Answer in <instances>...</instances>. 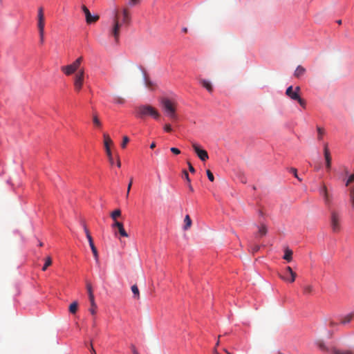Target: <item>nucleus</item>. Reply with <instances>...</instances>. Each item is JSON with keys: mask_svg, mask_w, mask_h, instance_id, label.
Masks as SVG:
<instances>
[{"mask_svg": "<svg viewBox=\"0 0 354 354\" xmlns=\"http://www.w3.org/2000/svg\"><path fill=\"white\" fill-rule=\"evenodd\" d=\"M162 109L165 115L171 120L176 121L178 120V115L176 113L177 103L167 97H163L160 100Z\"/></svg>", "mask_w": 354, "mask_h": 354, "instance_id": "nucleus-1", "label": "nucleus"}, {"mask_svg": "<svg viewBox=\"0 0 354 354\" xmlns=\"http://www.w3.org/2000/svg\"><path fill=\"white\" fill-rule=\"evenodd\" d=\"M136 115L139 118H144L147 116H151L158 120L160 118V113L156 109L149 104L140 105L136 108Z\"/></svg>", "mask_w": 354, "mask_h": 354, "instance_id": "nucleus-2", "label": "nucleus"}, {"mask_svg": "<svg viewBox=\"0 0 354 354\" xmlns=\"http://www.w3.org/2000/svg\"><path fill=\"white\" fill-rule=\"evenodd\" d=\"M330 212V225L331 230L335 233H338L341 230L342 215L339 211L328 208Z\"/></svg>", "mask_w": 354, "mask_h": 354, "instance_id": "nucleus-3", "label": "nucleus"}, {"mask_svg": "<svg viewBox=\"0 0 354 354\" xmlns=\"http://www.w3.org/2000/svg\"><path fill=\"white\" fill-rule=\"evenodd\" d=\"M122 26V24L120 22L119 12L118 10L114 11V17L113 19V25L110 28V35L113 36L116 42L118 41L120 37V30Z\"/></svg>", "mask_w": 354, "mask_h": 354, "instance_id": "nucleus-4", "label": "nucleus"}, {"mask_svg": "<svg viewBox=\"0 0 354 354\" xmlns=\"http://www.w3.org/2000/svg\"><path fill=\"white\" fill-rule=\"evenodd\" d=\"M83 61V57H78L72 64L61 67V71L66 75H71L78 70Z\"/></svg>", "mask_w": 354, "mask_h": 354, "instance_id": "nucleus-5", "label": "nucleus"}, {"mask_svg": "<svg viewBox=\"0 0 354 354\" xmlns=\"http://www.w3.org/2000/svg\"><path fill=\"white\" fill-rule=\"evenodd\" d=\"M84 68L80 69L75 75L73 78L74 89L76 92H80L82 88L84 82Z\"/></svg>", "mask_w": 354, "mask_h": 354, "instance_id": "nucleus-6", "label": "nucleus"}, {"mask_svg": "<svg viewBox=\"0 0 354 354\" xmlns=\"http://www.w3.org/2000/svg\"><path fill=\"white\" fill-rule=\"evenodd\" d=\"M319 192L323 197L324 204L330 208L333 201V195L328 192V188L325 184L321 185Z\"/></svg>", "mask_w": 354, "mask_h": 354, "instance_id": "nucleus-7", "label": "nucleus"}, {"mask_svg": "<svg viewBox=\"0 0 354 354\" xmlns=\"http://www.w3.org/2000/svg\"><path fill=\"white\" fill-rule=\"evenodd\" d=\"M113 144V141L107 134H104V145L106 150V153L108 156L109 161L111 165L114 164L113 158L110 149V145Z\"/></svg>", "mask_w": 354, "mask_h": 354, "instance_id": "nucleus-8", "label": "nucleus"}, {"mask_svg": "<svg viewBox=\"0 0 354 354\" xmlns=\"http://www.w3.org/2000/svg\"><path fill=\"white\" fill-rule=\"evenodd\" d=\"M280 278L287 282L293 283L297 277V274L293 272L290 266L286 268V273L284 274H280Z\"/></svg>", "mask_w": 354, "mask_h": 354, "instance_id": "nucleus-9", "label": "nucleus"}, {"mask_svg": "<svg viewBox=\"0 0 354 354\" xmlns=\"http://www.w3.org/2000/svg\"><path fill=\"white\" fill-rule=\"evenodd\" d=\"M192 146L198 157L202 161H206L207 159H209V156L207 151L201 149V147L197 143L193 142Z\"/></svg>", "mask_w": 354, "mask_h": 354, "instance_id": "nucleus-10", "label": "nucleus"}, {"mask_svg": "<svg viewBox=\"0 0 354 354\" xmlns=\"http://www.w3.org/2000/svg\"><path fill=\"white\" fill-rule=\"evenodd\" d=\"M82 10L84 12L86 17V21L87 24H91L92 23L96 22L99 19L98 15H91L89 10L84 5L82 6Z\"/></svg>", "mask_w": 354, "mask_h": 354, "instance_id": "nucleus-11", "label": "nucleus"}, {"mask_svg": "<svg viewBox=\"0 0 354 354\" xmlns=\"http://www.w3.org/2000/svg\"><path fill=\"white\" fill-rule=\"evenodd\" d=\"M300 87H295V91L293 90L292 86H290L286 91V95H288L290 99L296 100L299 97Z\"/></svg>", "mask_w": 354, "mask_h": 354, "instance_id": "nucleus-12", "label": "nucleus"}, {"mask_svg": "<svg viewBox=\"0 0 354 354\" xmlns=\"http://www.w3.org/2000/svg\"><path fill=\"white\" fill-rule=\"evenodd\" d=\"M45 26V19L44 15V9L42 7L38 8V14H37V28L38 29L44 28Z\"/></svg>", "mask_w": 354, "mask_h": 354, "instance_id": "nucleus-13", "label": "nucleus"}, {"mask_svg": "<svg viewBox=\"0 0 354 354\" xmlns=\"http://www.w3.org/2000/svg\"><path fill=\"white\" fill-rule=\"evenodd\" d=\"M324 158L326 161V167L327 170H330L331 168V161L332 158L329 151V149H328V146L326 144L324 149Z\"/></svg>", "mask_w": 354, "mask_h": 354, "instance_id": "nucleus-14", "label": "nucleus"}, {"mask_svg": "<svg viewBox=\"0 0 354 354\" xmlns=\"http://www.w3.org/2000/svg\"><path fill=\"white\" fill-rule=\"evenodd\" d=\"M88 241L91 249L92 250L93 257L95 258V260L96 263L97 264H99L100 263V261H99L98 252H97L96 247L95 246V245L93 243V238L92 237H88Z\"/></svg>", "mask_w": 354, "mask_h": 354, "instance_id": "nucleus-15", "label": "nucleus"}, {"mask_svg": "<svg viewBox=\"0 0 354 354\" xmlns=\"http://www.w3.org/2000/svg\"><path fill=\"white\" fill-rule=\"evenodd\" d=\"M198 81L199 83L207 90L208 92L212 93L213 91V86L210 82L203 78H199Z\"/></svg>", "mask_w": 354, "mask_h": 354, "instance_id": "nucleus-16", "label": "nucleus"}, {"mask_svg": "<svg viewBox=\"0 0 354 354\" xmlns=\"http://www.w3.org/2000/svg\"><path fill=\"white\" fill-rule=\"evenodd\" d=\"M122 22L126 24H129L131 21V17L127 8L122 10Z\"/></svg>", "mask_w": 354, "mask_h": 354, "instance_id": "nucleus-17", "label": "nucleus"}, {"mask_svg": "<svg viewBox=\"0 0 354 354\" xmlns=\"http://www.w3.org/2000/svg\"><path fill=\"white\" fill-rule=\"evenodd\" d=\"M306 73V69L302 66H298L295 71L294 75L297 78H299Z\"/></svg>", "mask_w": 354, "mask_h": 354, "instance_id": "nucleus-18", "label": "nucleus"}, {"mask_svg": "<svg viewBox=\"0 0 354 354\" xmlns=\"http://www.w3.org/2000/svg\"><path fill=\"white\" fill-rule=\"evenodd\" d=\"M283 258L288 262L291 261L292 259V251L288 248H286L284 250V255Z\"/></svg>", "mask_w": 354, "mask_h": 354, "instance_id": "nucleus-19", "label": "nucleus"}, {"mask_svg": "<svg viewBox=\"0 0 354 354\" xmlns=\"http://www.w3.org/2000/svg\"><path fill=\"white\" fill-rule=\"evenodd\" d=\"M303 293L305 295H309L314 291V288L312 285H304L303 286Z\"/></svg>", "mask_w": 354, "mask_h": 354, "instance_id": "nucleus-20", "label": "nucleus"}, {"mask_svg": "<svg viewBox=\"0 0 354 354\" xmlns=\"http://www.w3.org/2000/svg\"><path fill=\"white\" fill-rule=\"evenodd\" d=\"M91 302V308L89 309L90 313L94 315L96 313L97 305L95 302V298L92 297V299H89Z\"/></svg>", "mask_w": 354, "mask_h": 354, "instance_id": "nucleus-21", "label": "nucleus"}, {"mask_svg": "<svg viewBox=\"0 0 354 354\" xmlns=\"http://www.w3.org/2000/svg\"><path fill=\"white\" fill-rule=\"evenodd\" d=\"M259 227L257 236H263L267 234L268 230L264 224H261Z\"/></svg>", "mask_w": 354, "mask_h": 354, "instance_id": "nucleus-22", "label": "nucleus"}, {"mask_svg": "<svg viewBox=\"0 0 354 354\" xmlns=\"http://www.w3.org/2000/svg\"><path fill=\"white\" fill-rule=\"evenodd\" d=\"M184 223H185V225L183 227V229L185 230H187L188 229H189L192 226V220L189 217V215H186L185 218H184Z\"/></svg>", "mask_w": 354, "mask_h": 354, "instance_id": "nucleus-23", "label": "nucleus"}, {"mask_svg": "<svg viewBox=\"0 0 354 354\" xmlns=\"http://www.w3.org/2000/svg\"><path fill=\"white\" fill-rule=\"evenodd\" d=\"M78 309V303L77 301H73L71 305L69 306V312L72 314L76 313Z\"/></svg>", "mask_w": 354, "mask_h": 354, "instance_id": "nucleus-24", "label": "nucleus"}, {"mask_svg": "<svg viewBox=\"0 0 354 354\" xmlns=\"http://www.w3.org/2000/svg\"><path fill=\"white\" fill-rule=\"evenodd\" d=\"M93 122L94 125L97 127H101L102 126V123L96 113H94L93 115Z\"/></svg>", "mask_w": 354, "mask_h": 354, "instance_id": "nucleus-25", "label": "nucleus"}, {"mask_svg": "<svg viewBox=\"0 0 354 354\" xmlns=\"http://www.w3.org/2000/svg\"><path fill=\"white\" fill-rule=\"evenodd\" d=\"M131 290L134 295V297L138 299L140 298V292L138 286L136 285L132 286Z\"/></svg>", "mask_w": 354, "mask_h": 354, "instance_id": "nucleus-26", "label": "nucleus"}, {"mask_svg": "<svg viewBox=\"0 0 354 354\" xmlns=\"http://www.w3.org/2000/svg\"><path fill=\"white\" fill-rule=\"evenodd\" d=\"M52 264V259L50 257H48L46 258L45 263L42 268L43 271H46L48 266H50Z\"/></svg>", "mask_w": 354, "mask_h": 354, "instance_id": "nucleus-27", "label": "nucleus"}, {"mask_svg": "<svg viewBox=\"0 0 354 354\" xmlns=\"http://www.w3.org/2000/svg\"><path fill=\"white\" fill-rule=\"evenodd\" d=\"M333 354H353V352L351 351H340L336 348H333L332 350Z\"/></svg>", "mask_w": 354, "mask_h": 354, "instance_id": "nucleus-28", "label": "nucleus"}, {"mask_svg": "<svg viewBox=\"0 0 354 354\" xmlns=\"http://www.w3.org/2000/svg\"><path fill=\"white\" fill-rule=\"evenodd\" d=\"M317 133H318L317 139L319 140H322L323 136L325 133L324 129L323 128H322V127H317Z\"/></svg>", "mask_w": 354, "mask_h": 354, "instance_id": "nucleus-29", "label": "nucleus"}, {"mask_svg": "<svg viewBox=\"0 0 354 354\" xmlns=\"http://www.w3.org/2000/svg\"><path fill=\"white\" fill-rule=\"evenodd\" d=\"M120 215L121 211L119 209H118L111 214V217L112 218L113 220L115 221L118 217L120 216Z\"/></svg>", "mask_w": 354, "mask_h": 354, "instance_id": "nucleus-30", "label": "nucleus"}, {"mask_svg": "<svg viewBox=\"0 0 354 354\" xmlns=\"http://www.w3.org/2000/svg\"><path fill=\"white\" fill-rule=\"evenodd\" d=\"M249 249L252 253H255L259 250L260 246L257 244H250Z\"/></svg>", "mask_w": 354, "mask_h": 354, "instance_id": "nucleus-31", "label": "nucleus"}, {"mask_svg": "<svg viewBox=\"0 0 354 354\" xmlns=\"http://www.w3.org/2000/svg\"><path fill=\"white\" fill-rule=\"evenodd\" d=\"M352 318H353L352 314L347 315L342 319L341 323L342 324H347L351 321Z\"/></svg>", "mask_w": 354, "mask_h": 354, "instance_id": "nucleus-32", "label": "nucleus"}, {"mask_svg": "<svg viewBox=\"0 0 354 354\" xmlns=\"http://www.w3.org/2000/svg\"><path fill=\"white\" fill-rule=\"evenodd\" d=\"M118 232H119L120 234L122 236H124V237H128L129 236L128 234L127 233V232L125 231V230L124 228L123 225H122L121 226L118 227Z\"/></svg>", "mask_w": 354, "mask_h": 354, "instance_id": "nucleus-33", "label": "nucleus"}, {"mask_svg": "<svg viewBox=\"0 0 354 354\" xmlns=\"http://www.w3.org/2000/svg\"><path fill=\"white\" fill-rule=\"evenodd\" d=\"M38 30L39 34L40 43L43 44L44 41V28L38 29Z\"/></svg>", "mask_w": 354, "mask_h": 354, "instance_id": "nucleus-34", "label": "nucleus"}, {"mask_svg": "<svg viewBox=\"0 0 354 354\" xmlns=\"http://www.w3.org/2000/svg\"><path fill=\"white\" fill-rule=\"evenodd\" d=\"M317 346L322 351H327V348L323 341H318L317 342Z\"/></svg>", "mask_w": 354, "mask_h": 354, "instance_id": "nucleus-35", "label": "nucleus"}, {"mask_svg": "<svg viewBox=\"0 0 354 354\" xmlns=\"http://www.w3.org/2000/svg\"><path fill=\"white\" fill-rule=\"evenodd\" d=\"M129 142V139L127 136H124L122 142L121 144L122 148L124 149L127 145V143Z\"/></svg>", "mask_w": 354, "mask_h": 354, "instance_id": "nucleus-36", "label": "nucleus"}, {"mask_svg": "<svg viewBox=\"0 0 354 354\" xmlns=\"http://www.w3.org/2000/svg\"><path fill=\"white\" fill-rule=\"evenodd\" d=\"M87 290H88L89 299H92V297H94V295H93V290H92V287L90 284L87 285Z\"/></svg>", "mask_w": 354, "mask_h": 354, "instance_id": "nucleus-37", "label": "nucleus"}, {"mask_svg": "<svg viewBox=\"0 0 354 354\" xmlns=\"http://www.w3.org/2000/svg\"><path fill=\"white\" fill-rule=\"evenodd\" d=\"M296 100L299 102L301 106H302L304 109L306 108V102L304 99L301 98L300 96Z\"/></svg>", "mask_w": 354, "mask_h": 354, "instance_id": "nucleus-38", "label": "nucleus"}, {"mask_svg": "<svg viewBox=\"0 0 354 354\" xmlns=\"http://www.w3.org/2000/svg\"><path fill=\"white\" fill-rule=\"evenodd\" d=\"M206 173H207V177H208V179H209L210 181L213 182V181L214 180V175H213V174L212 173V171H211L210 170L207 169V170L206 171Z\"/></svg>", "mask_w": 354, "mask_h": 354, "instance_id": "nucleus-39", "label": "nucleus"}, {"mask_svg": "<svg viewBox=\"0 0 354 354\" xmlns=\"http://www.w3.org/2000/svg\"><path fill=\"white\" fill-rule=\"evenodd\" d=\"M82 226H83V228H84V230L86 234L87 239H88V237H92L91 235L90 234L89 230H88L86 225L84 223H82Z\"/></svg>", "mask_w": 354, "mask_h": 354, "instance_id": "nucleus-40", "label": "nucleus"}, {"mask_svg": "<svg viewBox=\"0 0 354 354\" xmlns=\"http://www.w3.org/2000/svg\"><path fill=\"white\" fill-rule=\"evenodd\" d=\"M145 80L146 86L149 88H151L153 85V83L147 77L145 74Z\"/></svg>", "mask_w": 354, "mask_h": 354, "instance_id": "nucleus-41", "label": "nucleus"}, {"mask_svg": "<svg viewBox=\"0 0 354 354\" xmlns=\"http://www.w3.org/2000/svg\"><path fill=\"white\" fill-rule=\"evenodd\" d=\"M290 172L295 176V178H297L299 180H301V178H299V176H297V169L295 168H291L290 169Z\"/></svg>", "mask_w": 354, "mask_h": 354, "instance_id": "nucleus-42", "label": "nucleus"}, {"mask_svg": "<svg viewBox=\"0 0 354 354\" xmlns=\"http://www.w3.org/2000/svg\"><path fill=\"white\" fill-rule=\"evenodd\" d=\"M354 181V174H351L347 181H346V186H348L350 183H351L352 182Z\"/></svg>", "mask_w": 354, "mask_h": 354, "instance_id": "nucleus-43", "label": "nucleus"}, {"mask_svg": "<svg viewBox=\"0 0 354 354\" xmlns=\"http://www.w3.org/2000/svg\"><path fill=\"white\" fill-rule=\"evenodd\" d=\"M183 176H184V178H185V180L187 181V183H191V180H190V178H189V174H188L187 171L186 170H184V171H183Z\"/></svg>", "mask_w": 354, "mask_h": 354, "instance_id": "nucleus-44", "label": "nucleus"}, {"mask_svg": "<svg viewBox=\"0 0 354 354\" xmlns=\"http://www.w3.org/2000/svg\"><path fill=\"white\" fill-rule=\"evenodd\" d=\"M170 150H171V151L173 153H174V154H176V155H178V154H180V151L178 149L176 148V147H171V148L170 149Z\"/></svg>", "mask_w": 354, "mask_h": 354, "instance_id": "nucleus-45", "label": "nucleus"}, {"mask_svg": "<svg viewBox=\"0 0 354 354\" xmlns=\"http://www.w3.org/2000/svg\"><path fill=\"white\" fill-rule=\"evenodd\" d=\"M140 3V0H129V3L130 6H136Z\"/></svg>", "mask_w": 354, "mask_h": 354, "instance_id": "nucleus-46", "label": "nucleus"}, {"mask_svg": "<svg viewBox=\"0 0 354 354\" xmlns=\"http://www.w3.org/2000/svg\"><path fill=\"white\" fill-rule=\"evenodd\" d=\"M164 129L167 132H171L172 131L171 127L169 124H167L165 125Z\"/></svg>", "mask_w": 354, "mask_h": 354, "instance_id": "nucleus-47", "label": "nucleus"}, {"mask_svg": "<svg viewBox=\"0 0 354 354\" xmlns=\"http://www.w3.org/2000/svg\"><path fill=\"white\" fill-rule=\"evenodd\" d=\"M187 165H188L189 171L191 173H194L196 171V170L194 168V167L192 166V165L189 162H187Z\"/></svg>", "mask_w": 354, "mask_h": 354, "instance_id": "nucleus-48", "label": "nucleus"}, {"mask_svg": "<svg viewBox=\"0 0 354 354\" xmlns=\"http://www.w3.org/2000/svg\"><path fill=\"white\" fill-rule=\"evenodd\" d=\"M350 199L351 205L353 207H354V193L350 192Z\"/></svg>", "mask_w": 354, "mask_h": 354, "instance_id": "nucleus-49", "label": "nucleus"}, {"mask_svg": "<svg viewBox=\"0 0 354 354\" xmlns=\"http://www.w3.org/2000/svg\"><path fill=\"white\" fill-rule=\"evenodd\" d=\"M115 102H117V103L122 104V103H124V100L123 98H122L120 97H117L115 99Z\"/></svg>", "mask_w": 354, "mask_h": 354, "instance_id": "nucleus-50", "label": "nucleus"}, {"mask_svg": "<svg viewBox=\"0 0 354 354\" xmlns=\"http://www.w3.org/2000/svg\"><path fill=\"white\" fill-rule=\"evenodd\" d=\"M122 225H123L122 223L120 222H118L116 220L115 221L114 223L112 225V227H119L120 226H121Z\"/></svg>", "mask_w": 354, "mask_h": 354, "instance_id": "nucleus-51", "label": "nucleus"}, {"mask_svg": "<svg viewBox=\"0 0 354 354\" xmlns=\"http://www.w3.org/2000/svg\"><path fill=\"white\" fill-rule=\"evenodd\" d=\"M132 183H133V178H131L130 179L128 187H127L128 192H130V190H131V186H132Z\"/></svg>", "mask_w": 354, "mask_h": 354, "instance_id": "nucleus-52", "label": "nucleus"}, {"mask_svg": "<svg viewBox=\"0 0 354 354\" xmlns=\"http://www.w3.org/2000/svg\"><path fill=\"white\" fill-rule=\"evenodd\" d=\"M90 346H91V353L92 354H96V352L93 346V344L92 342L90 344Z\"/></svg>", "mask_w": 354, "mask_h": 354, "instance_id": "nucleus-53", "label": "nucleus"}, {"mask_svg": "<svg viewBox=\"0 0 354 354\" xmlns=\"http://www.w3.org/2000/svg\"><path fill=\"white\" fill-rule=\"evenodd\" d=\"M117 167H119V168L121 167V162H120V156H118Z\"/></svg>", "mask_w": 354, "mask_h": 354, "instance_id": "nucleus-54", "label": "nucleus"}, {"mask_svg": "<svg viewBox=\"0 0 354 354\" xmlns=\"http://www.w3.org/2000/svg\"><path fill=\"white\" fill-rule=\"evenodd\" d=\"M188 187H189V190H190L192 192H194V188H193V187L192 186V185H191V183H188Z\"/></svg>", "mask_w": 354, "mask_h": 354, "instance_id": "nucleus-55", "label": "nucleus"}, {"mask_svg": "<svg viewBox=\"0 0 354 354\" xmlns=\"http://www.w3.org/2000/svg\"><path fill=\"white\" fill-rule=\"evenodd\" d=\"M156 147V143L155 142H152L150 145V148L151 149H154Z\"/></svg>", "mask_w": 354, "mask_h": 354, "instance_id": "nucleus-56", "label": "nucleus"}, {"mask_svg": "<svg viewBox=\"0 0 354 354\" xmlns=\"http://www.w3.org/2000/svg\"><path fill=\"white\" fill-rule=\"evenodd\" d=\"M133 354H139V353L137 352V351H136V348H135L134 346H133Z\"/></svg>", "mask_w": 354, "mask_h": 354, "instance_id": "nucleus-57", "label": "nucleus"}, {"mask_svg": "<svg viewBox=\"0 0 354 354\" xmlns=\"http://www.w3.org/2000/svg\"><path fill=\"white\" fill-rule=\"evenodd\" d=\"M95 326H96V322H95V319L94 318L93 321V327H95Z\"/></svg>", "mask_w": 354, "mask_h": 354, "instance_id": "nucleus-58", "label": "nucleus"}, {"mask_svg": "<svg viewBox=\"0 0 354 354\" xmlns=\"http://www.w3.org/2000/svg\"><path fill=\"white\" fill-rule=\"evenodd\" d=\"M330 325L331 326H335V325H336V324H335V322H331L330 323Z\"/></svg>", "mask_w": 354, "mask_h": 354, "instance_id": "nucleus-59", "label": "nucleus"}, {"mask_svg": "<svg viewBox=\"0 0 354 354\" xmlns=\"http://www.w3.org/2000/svg\"><path fill=\"white\" fill-rule=\"evenodd\" d=\"M183 31L184 32H187V28H183Z\"/></svg>", "mask_w": 354, "mask_h": 354, "instance_id": "nucleus-60", "label": "nucleus"}, {"mask_svg": "<svg viewBox=\"0 0 354 354\" xmlns=\"http://www.w3.org/2000/svg\"><path fill=\"white\" fill-rule=\"evenodd\" d=\"M214 354H219L216 348L214 351Z\"/></svg>", "mask_w": 354, "mask_h": 354, "instance_id": "nucleus-61", "label": "nucleus"}, {"mask_svg": "<svg viewBox=\"0 0 354 354\" xmlns=\"http://www.w3.org/2000/svg\"><path fill=\"white\" fill-rule=\"evenodd\" d=\"M224 351H225L227 354H232V353H230L229 351H227L226 349H224Z\"/></svg>", "mask_w": 354, "mask_h": 354, "instance_id": "nucleus-62", "label": "nucleus"}, {"mask_svg": "<svg viewBox=\"0 0 354 354\" xmlns=\"http://www.w3.org/2000/svg\"><path fill=\"white\" fill-rule=\"evenodd\" d=\"M337 24H342V20H338V21H337Z\"/></svg>", "mask_w": 354, "mask_h": 354, "instance_id": "nucleus-63", "label": "nucleus"}, {"mask_svg": "<svg viewBox=\"0 0 354 354\" xmlns=\"http://www.w3.org/2000/svg\"><path fill=\"white\" fill-rule=\"evenodd\" d=\"M351 192L354 193V187L352 189H351Z\"/></svg>", "mask_w": 354, "mask_h": 354, "instance_id": "nucleus-64", "label": "nucleus"}]
</instances>
